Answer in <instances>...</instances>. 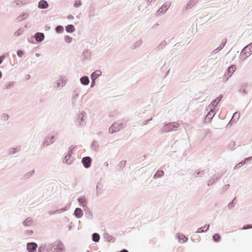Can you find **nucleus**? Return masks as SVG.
I'll use <instances>...</instances> for the list:
<instances>
[{
    "label": "nucleus",
    "instance_id": "nucleus-6",
    "mask_svg": "<svg viewBox=\"0 0 252 252\" xmlns=\"http://www.w3.org/2000/svg\"><path fill=\"white\" fill-rule=\"evenodd\" d=\"M55 141V136L54 135L52 136H47L44 139L42 146L44 147H47L52 144L54 143Z\"/></svg>",
    "mask_w": 252,
    "mask_h": 252
},
{
    "label": "nucleus",
    "instance_id": "nucleus-44",
    "mask_svg": "<svg viewBox=\"0 0 252 252\" xmlns=\"http://www.w3.org/2000/svg\"><path fill=\"white\" fill-rule=\"evenodd\" d=\"M24 32V30L23 28H20L17 31L14 32V35L15 36H18L22 34Z\"/></svg>",
    "mask_w": 252,
    "mask_h": 252
},
{
    "label": "nucleus",
    "instance_id": "nucleus-8",
    "mask_svg": "<svg viewBox=\"0 0 252 252\" xmlns=\"http://www.w3.org/2000/svg\"><path fill=\"white\" fill-rule=\"evenodd\" d=\"M72 146L70 147L67 153L66 154L63 160V162L67 164H71L72 160L70 159V157L72 154Z\"/></svg>",
    "mask_w": 252,
    "mask_h": 252
},
{
    "label": "nucleus",
    "instance_id": "nucleus-38",
    "mask_svg": "<svg viewBox=\"0 0 252 252\" xmlns=\"http://www.w3.org/2000/svg\"><path fill=\"white\" fill-rule=\"evenodd\" d=\"M252 159V156L250 157H249V158H246L244 160H243V161H242L240 162H239L238 163V165H241V166L245 165V164L247 163L249 161H250Z\"/></svg>",
    "mask_w": 252,
    "mask_h": 252
},
{
    "label": "nucleus",
    "instance_id": "nucleus-49",
    "mask_svg": "<svg viewBox=\"0 0 252 252\" xmlns=\"http://www.w3.org/2000/svg\"><path fill=\"white\" fill-rule=\"evenodd\" d=\"M86 215L87 218L89 219H92L93 218V213L90 211V210H87L86 212Z\"/></svg>",
    "mask_w": 252,
    "mask_h": 252
},
{
    "label": "nucleus",
    "instance_id": "nucleus-53",
    "mask_svg": "<svg viewBox=\"0 0 252 252\" xmlns=\"http://www.w3.org/2000/svg\"><path fill=\"white\" fill-rule=\"evenodd\" d=\"M72 40V38L69 35H65L64 37V41L67 43H70Z\"/></svg>",
    "mask_w": 252,
    "mask_h": 252
},
{
    "label": "nucleus",
    "instance_id": "nucleus-52",
    "mask_svg": "<svg viewBox=\"0 0 252 252\" xmlns=\"http://www.w3.org/2000/svg\"><path fill=\"white\" fill-rule=\"evenodd\" d=\"M9 118V117L7 114H3L1 116V119L2 121L6 122L8 120Z\"/></svg>",
    "mask_w": 252,
    "mask_h": 252
},
{
    "label": "nucleus",
    "instance_id": "nucleus-22",
    "mask_svg": "<svg viewBox=\"0 0 252 252\" xmlns=\"http://www.w3.org/2000/svg\"><path fill=\"white\" fill-rule=\"evenodd\" d=\"M77 201L79 204V206H81V207L83 205L86 204L87 203V199H86L85 196H84V195L79 197L77 199Z\"/></svg>",
    "mask_w": 252,
    "mask_h": 252
},
{
    "label": "nucleus",
    "instance_id": "nucleus-3",
    "mask_svg": "<svg viewBox=\"0 0 252 252\" xmlns=\"http://www.w3.org/2000/svg\"><path fill=\"white\" fill-rule=\"evenodd\" d=\"M87 119L86 113L83 111L77 115V121L78 125L81 127H83L86 125Z\"/></svg>",
    "mask_w": 252,
    "mask_h": 252
},
{
    "label": "nucleus",
    "instance_id": "nucleus-31",
    "mask_svg": "<svg viewBox=\"0 0 252 252\" xmlns=\"http://www.w3.org/2000/svg\"><path fill=\"white\" fill-rule=\"evenodd\" d=\"M75 30V27L72 24L68 25L65 27V31L68 33H72Z\"/></svg>",
    "mask_w": 252,
    "mask_h": 252
},
{
    "label": "nucleus",
    "instance_id": "nucleus-20",
    "mask_svg": "<svg viewBox=\"0 0 252 252\" xmlns=\"http://www.w3.org/2000/svg\"><path fill=\"white\" fill-rule=\"evenodd\" d=\"M176 237L178 238L179 242L181 243H184L187 242L188 240V238L183 234H177Z\"/></svg>",
    "mask_w": 252,
    "mask_h": 252
},
{
    "label": "nucleus",
    "instance_id": "nucleus-62",
    "mask_svg": "<svg viewBox=\"0 0 252 252\" xmlns=\"http://www.w3.org/2000/svg\"><path fill=\"white\" fill-rule=\"evenodd\" d=\"M222 49V47L221 46H219L216 49H215L212 52V54H215L218 52H219Z\"/></svg>",
    "mask_w": 252,
    "mask_h": 252
},
{
    "label": "nucleus",
    "instance_id": "nucleus-33",
    "mask_svg": "<svg viewBox=\"0 0 252 252\" xmlns=\"http://www.w3.org/2000/svg\"><path fill=\"white\" fill-rule=\"evenodd\" d=\"M59 81L62 82V86H64L66 84V77L63 75H60L59 76Z\"/></svg>",
    "mask_w": 252,
    "mask_h": 252
},
{
    "label": "nucleus",
    "instance_id": "nucleus-24",
    "mask_svg": "<svg viewBox=\"0 0 252 252\" xmlns=\"http://www.w3.org/2000/svg\"><path fill=\"white\" fill-rule=\"evenodd\" d=\"M80 81L81 83L83 85H88L90 83V80L88 76H83L81 77L80 79Z\"/></svg>",
    "mask_w": 252,
    "mask_h": 252
},
{
    "label": "nucleus",
    "instance_id": "nucleus-15",
    "mask_svg": "<svg viewBox=\"0 0 252 252\" xmlns=\"http://www.w3.org/2000/svg\"><path fill=\"white\" fill-rule=\"evenodd\" d=\"M29 15V14L27 12H23L20 14L16 19L15 22L19 23L23 20L26 19Z\"/></svg>",
    "mask_w": 252,
    "mask_h": 252
},
{
    "label": "nucleus",
    "instance_id": "nucleus-25",
    "mask_svg": "<svg viewBox=\"0 0 252 252\" xmlns=\"http://www.w3.org/2000/svg\"><path fill=\"white\" fill-rule=\"evenodd\" d=\"M209 227H210L209 224H205L204 226L198 228L196 233H202L203 232H206L209 230Z\"/></svg>",
    "mask_w": 252,
    "mask_h": 252
},
{
    "label": "nucleus",
    "instance_id": "nucleus-2",
    "mask_svg": "<svg viewBox=\"0 0 252 252\" xmlns=\"http://www.w3.org/2000/svg\"><path fill=\"white\" fill-rule=\"evenodd\" d=\"M252 54V42L245 46L242 50L240 55L245 60Z\"/></svg>",
    "mask_w": 252,
    "mask_h": 252
},
{
    "label": "nucleus",
    "instance_id": "nucleus-19",
    "mask_svg": "<svg viewBox=\"0 0 252 252\" xmlns=\"http://www.w3.org/2000/svg\"><path fill=\"white\" fill-rule=\"evenodd\" d=\"M23 5L22 0H15L10 3V6L12 7H16L17 6L21 7Z\"/></svg>",
    "mask_w": 252,
    "mask_h": 252
},
{
    "label": "nucleus",
    "instance_id": "nucleus-58",
    "mask_svg": "<svg viewBox=\"0 0 252 252\" xmlns=\"http://www.w3.org/2000/svg\"><path fill=\"white\" fill-rule=\"evenodd\" d=\"M126 161L122 160L119 163V166L120 167V168H123L126 165Z\"/></svg>",
    "mask_w": 252,
    "mask_h": 252
},
{
    "label": "nucleus",
    "instance_id": "nucleus-7",
    "mask_svg": "<svg viewBox=\"0 0 252 252\" xmlns=\"http://www.w3.org/2000/svg\"><path fill=\"white\" fill-rule=\"evenodd\" d=\"M236 68V67L235 65H231L227 68L226 71L224 74V76L227 77L224 79V82L227 81L229 77L231 76L233 73L235 72Z\"/></svg>",
    "mask_w": 252,
    "mask_h": 252
},
{
    "label": "nucleus",
    "instance_id": "nucleus-12",
    "mask_svg": "<svg viewBox=\"0 0 252 252\" xmlns=\"http://www.w3.org/2000/svg\"><path fill=\"white\" fill-rule=\"evenodd\" d=\"M198 1V0H190L188 2L186 5L184 6L183 8V11H186L191 9Z\"/></svg>",
    "mask_w": 252,
    "mask_h": 252
},
{
    "label": "nucleus",
    "instance_id": "nucleus-43",
    "mask_svg": "<svg viewBox=\"0 0 252 252\" xmlns=\"http://www.w3.org/2000/svg\"><path fill=\"white\" fill-rule=\"evenodd\" d=\"M56 85L55 86V88L58 90H61L63 87H64V86H62V82L59 81V79H58L56 81Z\"/></svg>",
    "mask_w": 252,
    "mask_h": 252
},
{
    "label": "nucleus",
    "instance_id": "nucleus-18",
    "mask_svg": "<svg viewBox=\"0 0 252 252\" xmlns=\"http://www.w3.org/2000/svg\"><path fill=\"white\" fill-rule=\"evenodd\" d=\"M43 245L45 252H52L54 248L55 242L52 244H45Z\"/></svg>",
    "mask_w": 252,
    "mask_h": 252
},
{
    "label": "nucleus",
    "instance_id": "nucleus-10",
    "mask_svg": "<svg viewBox=\"0 0 252 252\" xmlns=\"http://www.w3.org/2000/svg\"><path fill=\"white\" fill-rule=\"evenodd\" d=\"M81 162L85 168H88L91 165L92 158L91 157L87 156L82 158Z\"/></svg>",
    "mask_w": 252,
    "mask_h": 252
},
{
    "label": "nucleus",
    "instance_id": "nucleus-17",
    "mask_svg": "<svg viewBox=\"0 0 252 252\" xmlns=\"http://www.w3.org/2000/svg\"><path fill=\"white\" fill-rule=\"evenodd\" d=\"M49 7V4L45 0H40L38 3V7L40 9H47Z\"/></svg>",
    "mask_w": 252,
    "mask_h": 252
},
{
    "label": "nucleus",
    "instance_id": "nucleus-13",
    "mask_svg": "<svg viewBox=\"0 0 252 252\" xmlns=\"http://www.w3.org/2000/svg\"><path fill=\"white\" fill-rule=\"evenodd\" d=\"M216 114L214 110L211 109L210 112L206 115L204 121L206 123H209L211 122L212 119Z\"/></svg>",
    "mask_w": 252,
    "mask_h": 252
},
{
    "label": "nucleus",
    "instance_id": "nucleus-64",
    "mask_svg": "<svg viewBox=\"0 0 252 252\" xmlns=\"http://www.w3.org/2000/svg\"><path fill=\"white\" fill-rule=\"evenodd\" d=\"M234 146H235V142L233 141L231 142L229 144V146H228L229 149L230 150H232V148L234 147Z\"/></svg>",
    "mask_w": 252,
    "mask_h": 252
},
{
    "label": "nucleus",
    "instance_id": "nucleus-34",
    "mask_svg": "<svg viewBox=\"0 0 252 252\" xmlns=\"http://www.w3.org/2000/svg\"><path fill=\"white\" fill-rule=\"evenodd\" d=\"M164 174V172H163V170H158L156 172V173L155 174V175H154L153 178L157 179L158 178H160V177H162V176H163Z\"/></svg>",
    "mask_w": 252,
    "mask_h": 252
},
{
    "label": "nucleus",
    "instance_id": "nucleus-59",
    "mask_svg": "<svg viewBox=\"0 0 252 252\" xmlns=\"http://www.w3.org/2000/svg\"><path fill=\"white\" fill-rule=\"evenodd\" d=\"M250 228H252V224H246L243 226L241 228L242 230H246Z\"/></svg>",
    "mask_w": 252,
    "mask_h": 252
},
{
    "label": "nucleus",
    "instance_id": "nucleus-45",
    "mask_svg": "<svg viewBox=\"0 0 252 252\" xmlns=\"http://www.w3.org/2000/svg\"><path fill=\"white\" fill-rule=\"evenodd\" d=\"M78 96H75V95H72L71 98V103L73 106H75L78 101Z\"/></svg>",
    "mask_w": 252,
    "mask_h": 252
},
{
    "label": "nucleus",
    "instance_id": "nucleus-41",
    "mask_svg": "<svg viewBox=\"0 0 252 252\" xmlns=\"http://www.w3.org/2000/svg\"><path fill=\"white\" fill-rule=\"evenodd\" d=\"M15 84V82L10 81V82H8L7 83H6L5 84V87H4V89H7V90L9 89L12 87H13Z\"/></svg>",
    "mask_w": 252,
    "mask_h": 252
},
{
    "label": "nucleus",
    "instance_id": "nucleus-37",
    "mask_svg": "<svg viewBox=\"0 0 252 252\" xmlns=\"http://www.w3.org/2000/svg\"><path fill=\"white\" fill-rule=\"evenodd\" d=\"M204 174V172L203 170H196L192 175V177H197L198 175H201L202 176Z\"/></svg>",
    "mask_w": 252,
    "mask_h": 252
},
{
    "label": "nucleus",
    "instance_id": "nucleus-1",
    "mask_svg": "<svg viewBox=\"0 0 252 252\" xmlns=\"http://www.w3.org/2000/svg\"><path fill=\"white\" fill-rule=\"evenodd\" d=\"M180 125L177 122H170L165 124L162 127V132H168L171 131H175V128L178 127Z\"/></svg>",
    "mask_w": 252,
    "mask_h": 252
},
{
    "label": "nucleus",
    "instance_id": "nucleus-54",
    "mask_svg": "<svg viewBox=\"0 0 252 252\" xmlns=\"http://www.w3.org/2000/svg\"><path fill=\"white\" fill-rule=\"evenodd\" d=\"M92 148L94 150H96L98 148V145L96 144V142L94 141L91 145Z\"/></svg>",
    "mask_w": 252,
    "mask_h": 252
},
{
    "label": "nucleus",
    "instance_id": "nucleus-60",
    "mask_svg": "<svg viewBox=\"0 0 252 252\" xmlns=\"http://www.w3.org/2000/svg\"><path fill=\"white\" fill-rule=\"evenodd\" d=\"M235 199V198L233 199V200L230 202V203H228V207L229 208V209H231L232 208H233L234 207V200Z\"/></svg>",
    "mask_w": 252,
    "mask_h": 252
},
{
    "label": "nucleus",
    "instance_id": "nucleus-36",
    "mask_svg": "<svg viewBox=\"0 0 252 252\" xmlns=\"http://www.w3.org/2000/svg\"><path fill=\"white\" fill-rule=\"evenodd\" d=\"M240 117V114L239 112H236L234 113L233 117L231 118V121H234V123H236Z\"/></svg>",
    "mask_w": 252,
    "mask_h": 252
},
{
    "label": "nucleus",
    "instance_id": "nucleus-30",
    "mask_svg": "<svg viewBox=\"0 0 252 252\" xmlns=\"http://www.w3.org/2000/svg\"><path fill=\"white\" fill-rule=\"evenodd\" d=\"M104 239L107 240L109 242L113 243L115 241V238L114 237L110 236L107 233L103 234Z\"/></svg>",
    "mask_w": 252,
    "mask_h": 252
},
{
    "label": "nucleus",
    "instance_id": "nucleus-63",
    "mask_svg": "<svg viewBox=\"0 0 252 252\" xmlns=\"http://www.w3.org/2000/svg\"><path fill=\"white\" fill-rule=\"evenodd\" d=\"M61 213V211H60L59 209V210H57L55 211H53V212H49V214L50 215H54V214H60Z\"/></svg>",
    "mask_w": 252,
    "mask_h": 252
},
{
    "label": "nucleus",
    "instance_id": "nucleus-35",
    "mask_svg": "<svg viewBox=\"0 0 252 252\" xmlns=\"http://www.w3.org/2000/svg\"><path fill=\"white\" fill-rule=\"evenodd\" d=\"M92 240L94 242H98L100 240V236L97 233H94L92 235Z\"/></svg>",
    "mask_w": 252,
    "mask_h": 252
},
{
    "label": "nucleus",
    "instance_id": "nucleus-47",
    "mask_svg": "<svg viewBox=\"0 0 252 252\" xmlns=\"http://www.w3.org/2000/svg\"><path fill=\"white\" fill-rule=\"evenodd\" d=\"M56 31L58 33H62L63 32L64 29L62 26L59 25L56 27Z\"/></svg>",
    "mask_w": 252,
    "mask_h": 252
},
{
    "label": "nucleus",
    "instance_id": "nucleus-11",
    "mask_svg": "<svg viewBox=\"0 0 252 252\" xmlns=\"http://www.w3.org/2000/svg\"><path fill=\"white\" fill-rule=\"evenodd\" d=\"M221 176L222 175L220 174L214 175L208 180L207 186L209 187L215 184L218 180L220 179Z\"/></svg>",
    "mask_w": 252,
    "mask_h": 252
},
{
    "label": "nucleus",
    "instance_id": "nucleus-57",
    "mask_svg": "<svg viewBox=\"0 0 252 252\" xmlns=\"http://www.w3.org/2000/svg\"><path fill=\"white\" fill-rule=\"evenodd\" d=\"M25 54V52L23 50H18L17 51V55L19 57H22V56Z\"/></svg>",
    "mask_w": 252,
    "mask_h": 252
},
{
    "label": "nucleus",
    "instance_id": "nucleus-56",
    "mask_svg": "<svg viewBox=\"0 0 252 252\" xmlns=\"http://www.w3.org/2000/svg\"><path fill=\"white\" fill-rule=\"evenodd\" d=\"M33 231L31 230H27L24 232V234L27 236H31L32 234Z\"/></svg>",
    "mask_w": 252,
    "mask_h": 252
},
{
    "label": "nucleus",
    "instance_id": "nucleus-32",
    "mask_svg": "<svg viewBox=\"0 0 252 252\" xmlns=\"http://www.w3.org/2000/svg\"><path fill=\"white\" fill-rule=\"evenodd\" d=\"M170 5V2L167 1L164 3V4L160 7V8L161 9V10H163L162 11H163L164 13H165L167 11V10L169 8Z\"/></svg>",
    "mask_w": 252,
    "mask_h": 252
},
{
    "label": "nucleus",
    "instance_id": "nucleus-21",
    "mask_svg": "<svg viewBox=\"0 0 252 252\" xmlns=\"http://www.w3.org/2000/svg\"><path fill=\"white\" fill-rule=\"evenodd\" d=\"M73 214L77 218H80L83 215V211L80 208H76L74 210Z\"/></svg>",
    "mask_w": 252,
    "mask_h": 252
},
{
    "label": "nucleus",
    "instance_id": "nucleus-55",
    "mask_svg": "<svg viewBox=\"0 0 252 252\" xmlns=\"http://www.w3.org/2000/svg\"><path fill=\"white\" fill-rule=\"evenodd\" d=\"M82 4L81 1L80 0H75L74 3V6L75 7H79Z\"/></svg>",
    "mask_w": 252,
    "mask_h": 252
},
{
    "label": "nucleus",
    "instance_id": "nucleus-5",
    "mask_svg": "<svg viewBox=\"0 0 252 252\" xmlns=\"http://www.w3.org/2000/svg\"><path fill=\"white\" fill-rule=\"evenodd\" d=\"M54 248L52 252H63L64 250V245L62 241L58 240L55 241Z\"/></svg>",
    "mask_w": 252,
    "mask_h": 252
},
{
    "label": "nucleus",
    "instance_id": "nucleus-51",
    "mask_svg": "<svg viewBox=\"0 0 252 252\" xmlns=\"http://www.w3.org/2000/svg\"><path fill=\"white\" fill-rule=\"evenodd\" d=\"M247 87V84H245V85H244L243 86V88L244 89H240L239 90V92L244 94H247V92L246 91V88ZM243 88V87H242V88Z\"/></svg>",
    "mask_w": 252,
    "mask_h": 252
},
{
    "label": "nucleus",
    "instance_id": "nucleus-61",
    "mask_svg": "<svg viewBox=\"0 0 252 252\" xmlns=\"http://www.w3.org/2000/svg\"><path fill=\"white\" fill-rule=\"evenodd\" d=\"M38 251V252H45L43 245H42L39 247Z\"/></svg>",
    "mask_w": 252,
    "mask_h": 252
},
{
    "label": "nucleus",
    "instance_id": "nucleus-28",
    "mask_svg": "<svg viewBox=\"0 0 252 252\" xmlns=\"http://www.w3.org/2000/svg\"><path fill=\"white\" fill-rule=\"evenodd\" d=\"M32 219L31 217L27 218L26 220H25L23 221V224L25 226H27V227L30 226L32 225Z\"/></svg>",
    "mask_w": 252,
    "mask_h": 252
},
{
    "label": "nucleus",
    "instance_id": "nucleus-23",
    "mask_svg": "<svg viewBox=\"0 0 252 252\" xmlns=\"http://www.w3.org/2000/svg\"><path fill=\"white\" fill-rule=\"evenodd\" d=\"M223 96L222 95L220 94L218 97H217L216 98L214 99L211 103L210 105L213 106L214 107H215L217 104L219 103V102L221 100Z\"/></svg>",
    "mask_w": 252,
    "mask_h": 252
},
{
    "label": "nucleus",
    "instance_id": "nucleus-9",
    "mask_svg": "<svg viewBox=\"0 0 252 252\" xmlns=\"http://www.w3.org/2000/svg\"><path fill=\"white\" fill-rule=\"evenodd\" d=\"M37 244L35 242H30L27 244V250L29 252H36Z\"/></svg>",
    "mask_w": 252,
    "mask_h": 252
},
{
    "label": "nucleus",
    "instance_id": "nucleus-16",
    "mask_svg": "<svg viewBox=\"0 0 252 252\" xmlns=\"http://www.w3.org/2000/svg\"><path fill=\"white\" fill-rule=\"evenodd\" d=\"M34 38L37 42H41L44 40L45 36L43 33L37 32L34 34Z\"/></svg>",
    "mask_w": 252,
    "mask_h": 252
},
{
    "label": "nucleus",
    "instance_id": "nucleus-4",
    "mask_svg": "<svg viewBox=\"0 0 252 252\" xmlns=\"http://www.w3.org/2000/svg\"><path fill=\"white\" fill-rule=\"evenodd\" d=\"M122 123L117 122L114 123L109 128V132L110 133H113L119 131L123 128Z\"/></svg>",
    "mask_w": 252,
    "mask_h": 252
},
{
    "label": "nucleus",
    "instance_id": "nucleus-27",
    "mask_svg": "<svg viewBox=\"0 0 252 252\" xmlns=\"http://www.w3.org/2000/svg\"><path fill=\"white\" fill-rule=\"evenodd\" d=\"M101 74V71L100 70H97L94 72L91 75V78L95 80L97 78L100 76Z\"/></svg>",
    "mask_w": 252,
    "mask_h": 252
},
{
    "label": "nucleus",
    "instance_id": "nucleus-42",
    "mask_svg": "<svg viewBox=\"0 0 252 252\" xmlns=\"http://www.w3.org/2000/svg\"><path fill=\"white\" fill-rule=\"evenodd\" d=\"M213 239L216 242H219L221 239L220 234L216 233L213 236Z\"/></svg>",
    "mask_w": 252,
    "mask_h": 252
},
{
    "label": "nucleus",
    "instance_id": "nucleus-40",
    "mask_svg": "<svg viewBox=\"0 0 252 252\" xmlns=\"http://www.w3.org/2000/svg\"><path fill=\"white\" fill-rule=\"evenodd\" d=\"M88 15L90 17H93L95 16V10L94 7H90V9L88 12Z\"/></svg>",
    "mask_w": 252,
    "mask_h": 252
},
{
    "label": "nucleus",
    "instance_id": "nucleus-39",
    "mask_svg": "<svg viewBox=\"0 0 252 252\" xmlns=\"http://www.w3.org/2000/svg\"><path fill=\"white\" fill-rule=\"evenodd\" d=\"M82 56L84 59H88L90 56L89 50L88 49H85L83 52Z\"/></svg>",
    "mask_w": 252,
    "mask_h": 252
},
{
    "label": "nucleus",
    "instance_id": "nucleus-46",
    "mask_svg": "<svg viewBox=\"0 0 252 252\" xmlns=\"http://www.w3.org/2000/svg\"><path fill=\"white\" fill-rule=\"evenodd\" d=\"M18 151L17 148H10L8 150L7 153L9 155H12L14 154L16 152Z\"/></svg>",
    "mask_w": 252,
    "mask_h": 252
},
{
    "label": "nucleus",
    "instance_id": "nucleus-14",
    "mask_svg": "<svg viewBox=\"0 0 252 252\" xmlns=\"http://www.w3.org/2000/svg\"><path fill=\"white\" fill-rule=\"evenodd\" d=\"M103 185L102 181L101 180H99L96 183V188L95 189L96 196H98L100 194Z\"/></svg>",
    "mask_w": 252,
    "mask_h": 252
},
{
    "label": "nucleus",
    "instance_id": "nucleus-50",
    "mask_svg": "<svg viewBox=\"0 0 252 252\" xmlns=\"http://www.w3.org/2000/svg\"><path fill=\"white\" fill-rule=\"evenodd\" d=\"M80 92V89L76 88L74 90V91L73 92L72 95H75V96L79 97V94Z\"/></svg>",
    "mask_w": 252,
    "mask_h": 252
},
{
    "label": "nucleus",
    "instance_id": "nucleus-48",
    "mask_svg": "<svg viewBox=\"0 0 252 252\" xmlns=\"http://www.w3.org/2000/svg\"><path fill=\"white\" fill-rule=\"evenodd\" d=\"M166 41L163 40L159 43V44L158 45L157 48H158V49H162L166 46Z\"/></svg>",
    "mask_w": 252,
    "mask_h": 252
},
{
    "label": "nucleus",
    "instance_id": "nucleus-29",
    "mask_svg": "<svg viewBox=\"0 0 252 252\" xmlns=\"http://www.w3.org/2000/svg\"><path fill=\"white\" fill-rule=\"evenodd\" d=\"M142 40L139 39L136 41L135 43H134L131 46V48L132 50H135L136 48H138L142 43Z\"/></svg>",
    "mask_w": 252,
    "mask_h": 252
},
{
    "label": "nucleus",
    "instance_id": "nucleus-26",
    "mask_svg": "<svg viewBox=\"0 0 252 252\" xmlns=\"http://www.w3.org/2000/svg\"><path fill=\"white\" fill-rule=\"evenodd\" d=\"M35 171L34 170H32L26 174H25L22 177V179L23 180H27L31 177L33 176V175L34 174Z\"/></svg>",
    "mask_w": 252,
    "mask_h": 252
}]
</instances>
